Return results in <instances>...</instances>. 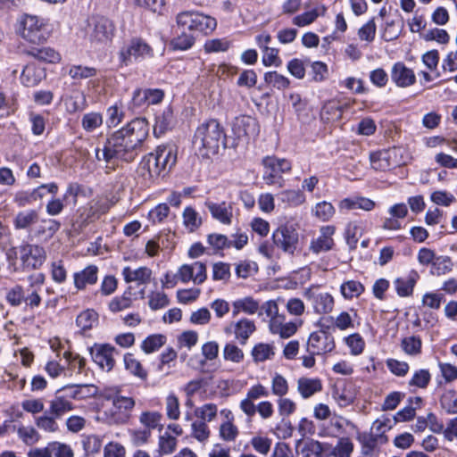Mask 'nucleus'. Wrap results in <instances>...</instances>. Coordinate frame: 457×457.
<instances>
[{
	"mask_svg": "<svg viewBox=\"0 0 457 457\" xmlns=\"http://www.w3.org/2000/svg\"><path fill=\"white\" fill-rule=\"evenodd\" d=\"M102 396L104 403L99 411V419L111 426L128 423L136 406L135 398L122 395L120 386L105 388Z\"/></svg>",
	"mask_w": 457,
	"mask_h": 457,
	"instance_id": "nucleus-1",
	"label": "nucleus"
},
{
	"mask_svg": "<svg viewBox=\"0 0 457 457\" xmlns=\"http://www.w3.org/2000/svg\"><path fill=\"white\" fill-rule=\"evenodd\" d=\"M176 161L177 155L171 146L160 145L142 159L137 172L145 180L152 181L166 174Z\"/></svg>",
	"mask_w": 457,
	"mask_h": 457,
	"instance_id": "nucleus-2",
	"label": "nucleus"
},
{
	"mask_svg": "<svg viewBox=\"0 0 457 457\" xmlns=\"http://www.w3.org/2000/svg\"><path fill=\"white\" fill-rule=\"evenodd\" d=\"M223 139V131L215 120L201 124L194 137V146L200 155L209 158L218 153Z\"/></svg>",
	"mask_w": 457,
	"mask_h": 457,
	"instance_id": "nucleus-3",
	"label": "nucleus"
},
{
	"mask_svg": "<svg viewBox=\"0 0 457 457\" xmlns=\"http://www.w3.org/2000/svg\"><path fill=\"white\" fill-rule=\"evenodd\" d=\"M137 154V150L124 138L120 130L116 131L104 144L102 149L96 150L98 160L115 163L118 161L131 162Z\"/></svg>",
	"mask_w": 457,
	"mask_h": 457,
	"instance_id": "nucleus-4",
	"label": "nucleus"
},
{
	"mask_svg": "<svg viewBox=\"0 0 457 457\" xmlns=\"http://www.w3.org/2000/svg\"><path fill=\"white\" fill-rule=\"evenodd\" d=\"M176 21L179 27L205 36L211 34L217 27L215 18L194 10L179 12Z\"/></svg>",
	"mask_w": 457,
	"mask_h": 457,
	"instance_id": "nucleus-5",
	"label": "nucleus"
},
{
	"mask_svg": "<svg viewBox=\"0 0 457 457\" xmlns=\"http://www.w3.org/2000/svg\"><path fill=\"white\" fill-rule=\"evenodd\" d=\"M263 165L262 179L268 186H277L282 187L284 179L282 174L290 172L292 169L291 162L285 158L277 156H266L262 159Z\"/></svg>",
	"mask_w": 457,
	"mask_h": 457,
	"instance_id": "nucleus-6",
	"label": "nucleus"
},
{
	"mask_svg": "<svg viewBox=\"0 0 457 457\" xmlns=\"http://www.w3.org/2000/svg\"><path fill=\"white\" fill-rule=\"evenodd\" d=\"M114 32L113 22L105 17H92L88 22L87 36L94 47L107 46L112 42Z\"/></svg>",
	"mask_w": 457,
	"mask_h": 457,
	"instance_id": "nucleus-7",
	"label": "nucleus"
},
{
	"mask_svg": "<svg viewBox=\"0 0 457 457\" xmlns=\"http://www.w3.org/2000/svg\"><path fill=\"white\" fill-rule=\"evenodd\" d=\"M303 295L311 303L313 312L317 314H328L334 308V297L328 292L320 291L318 286L305 288Z\"/></svg>",
	"mask_w": 457,
	"mask_h": 457,
	"instance_id": "nucleus-8",
	"label": "nucleus"
},
{
	"mask_svg": "<svg viewBox=\"0 0 457 457\" xmlns=\"http://www.w3.org/2000/svg\"><path fill=\"white\" fill-rule=\"evenodd\" d=\"M275 245L283 252L293 254L297 248L299 234L293 224L280 225L272 234Z\"/></svg>",
	"mask_w": 457,
	"mask_h": 457,
	"instance_id": "nucleus-9",
	"label": "nucleus"
},
{
	"mask_svg": "<svg viewBox=\"0 0 457 457\" xmlns=\"http://www.w3.org/2000/svg\"><path fill=\"white\" fill-rule=\"evenodd\" d=\"M152 56L153 49L141 38L131 39L120 52V60L124 65Z\"/></svg>",
	"mask_w": 457,
	"mask_h": 457,
	"instance_id": "nucleus-10",
	"label": "nucleus"
},
{
	"mask_svg": "<svg viewBox=\"0 0 457 457\" xmlns=\"http://www.w3.org/2000/svg\"><path fill=\"white\" fill-rule=\"evenodd\" d=\"M148 122L144 118H137L120 129L124 138L137 150L148 135Z\"/></svg>",
	"mask_w": 457,
	"mask_h": 457,
	"instance_id": "nucleus-11",
	"label": "nucleus"
},
{
	"mask_svg": "<svg viewBox=\"0 0 457 457\" xmlns=\"http://www.w3.org/2000/svg\"><path fill=\"white\" fill-rule=\"evenodd\" d=\"M93 361L104 371H110L115 365L114 346L109 344H95L89 349Z\"/></svg>",
	"mask_w": 457,
	"mask_h": 457,
	"instance_id": "nucleus-12",
	"label": "nucleus"
},
{
	"mask_svg": "<svg viewBox=\"0 0 457 457\" xmlns=\"http://www.w3.org/2000/svg\"><path fill=\"white\" fill-rule=\"evenodd\" d=\"M334 337L325 330L311 333L307 341V352L312 354H325L335 349Z\"/></svg>",
	"mask_w": 457,
	"mask_h": 457,
	"instance_id": "nucleus-13",
	"label": "nucleus"
},
{
	"mask_svg": "<svg viewBox=\"0 0 457 457\" xmlns=\"http://www.w3.org/2000/svg\"><path fill=\"white\" fill-rule=\"evenodd\" d=\"M178 276L182 283L192 281L195 285H201L207 278L206 265L202 262L182 264L178 269Z\"/></svg>",
	"mask_w": 457,
	"mask_h": 457,
	"instance_id": "nucleus-14",
	"label": "nucleus"
},
{
	"mask_svg": "<svg viewBox=\"0 0 457 457\" xmlns=\"http://www.w3.org/2000/svg\"><path fill=\"white\" fill-rule=\"evenodd\" d=\"M400 149L393 148L388 150L372 153L370 156L371 167L376 170L385 171L400 165L397 157Z\"/></svg>",
	"mask_w": 457,
	"mask_h": 457,
	"instance_id": "nucleus-15",
	"label": "nucleus"
},
{
	"mask_svg": "<svg viewBox=\"0 0 457 457\" xmlns=\"http://www.w3.org/2000/svg\"><path fill=\"white\" fill-rule=\"evenodd\" d=\"M54 30V25L48 19L39 16H30V43L46 41Z\"/></svg>",
	"mask_w": 457,
	"mask_h": 457,
	"instance_id": "nucleus-16",
	"label": "nucleus"
},
{
	"mask_svg": "<svg viewBox=\"0 0 457 457\" xmlns=\"http://www.w3.org/2000/svg\"><path fill=\"white\" fill-rule=\"evenodd\" d=\"M335 232L334 226H322L320 228L319 237L311 241L309 249L316 254L331 250L334 246L333 235Z\"/></svg>",
	"mask_w": 457,
	"mask_h": 457,
	"instance_id": "nucleus-17",
	"label": "nucleus"
},
{
	"mask_svg": "<svg viewBox=\"0 0 457 457\" xmlns=\"http://www.w3.org/2000/svg\"><path fill=\"white\" fill-rule=\"evenodd\" d=\"M300 326L301 322L287 321L285 315L269 320L270 332L283 339H287L294 336Z\"/></svg>",
	"mask_w": 457,
	"mask_h": 457,
	"instance_id": "nucleus-18",
	"label": "nucleus"
},
{
	"mask_svg": "<svg viewBox=\"0 0 457 457\" xmlns=\"http://www.w3.org/2000/svg\"><path fill=\"white\" fill-rule=\"evenodd\" d=\"M391 79L399 87H409L415 84L414 71L403 62H395L391 70Z\"/></svg>",
	"mask_w": 457,
	"mask_h": 457,
	"instance_id": "nucleus-19",
	"label": "nucleus"
},
{
	"mask_svg": "<svg viewBox=\"0 0 457 457\" xmlns=\"http://www.w3.org/2000/svg\"><path fill=\"white\" fill-rule=\"evenodd\" d=\"M205 206L212 217L223 225H230L233 220V206L231 203H215L206 201Z\"/></svg>",
	"mask_w": 457,
	"mask_h": 457,
	"instance_id": "nucleus-20",
	"label": "nucleus"
},
{
	"mask_svg": "<svg viewBox=\"0 0 457 457\" xmlns=\"http://www.w3.org/2000/svg\"><path fill=\"white\" fill-rule=\"evenodd\" d=\"M420 278L419 273L412 270L408 274L396 278L393 284L395 292L400 297H409L413 294L417 281Z\"/></svg>",
	"mask_w": 457,
	"mask_h": 457,
	"instance_id": "nucleus-21",
	"label": "nucleus"
},
{
	"mask_svg": "<svg viewBox=\"0 0 457 457\" xmlns=\"http://www.w3.org/2000/svg\"><path fill=\"white\" fill-rule=\"evenodd\" d=\"M231 328H233L236 339H237L242 345L246 343L248 338L256 329L254 321L246 318H242L232 323L230 327L225 328V332H230Z\"/></svg>",
	"mask_w": 457,
	"mask_h": 457,
	"instance_id": "nucleus-22",
	"label": "nucleus"
},
{
	"mask_svg": "<svg viewBox=\"0 0 457 457\" xmlns=\"http://www.w3.org/2000/svg\"><path fill=\"white\" fill-rule=\"evenodd\" d=\"M72 409L71 399L68 396L65 387L58 389L54 399L51 401L50 412L55 418H59Z\"/></svg>",
	"mask_w": 457,
	"mask_h": 457,
	"instance_id": "nucleus-23",
	"label": "nucleus"
},
{
	"mask_svg": "<svg viewBox=\"0 0 457 457\" xmlns=\"http://www.w3.org/2000/svg\"><path fill=\"white\" fill-rule=\"evenodd\" d=\"M296 389L303 399H308L323 389L319 378L300 377L296 381Z\"/></svg>",
	"mask_w": 457,
	"mask_h": 457,
	"instance_id": "nucleus-24",
	"label": "nucleus"
},
{
	"mask_svg": "<svg viewBox=\"0 0 457 457\" xmlns=\"http://www.w3.org/2000/svg\"><path fill=\"white\" fill-rule=\"evenodd\" d=\"M232 130L238 138L254 136L258 131L257 122L251 116H240L235 119L232 124Z\"/></svg>",
	"mask_w": 457,
	"mask_h": 457,
	"instance_id": "nucleus-25",
	"label": "nucleus"
},
{
	"mask_svg": "<svg viewBox=\"0 0 457 457\" xmlns=\"http://www.w3.org/2000/svg\"><path fill=\"white\" fill-rule=\"evenodd\" d=\"M232 316L237 317L240 313L246 315L256 314L261 307L260 301L253 296L247 295L237 298L232 302Z\"/></svg>",
	"mask_w": 457,
	"mask_h": 457,
	"instance_id": "nucleus-26",
	"label": "nucleus"
},
{
	"mask_svg": "<svg viewBox=\"0 0 457 457\" xmlns=\"http://www.w3.org/2000/svg\"><path fill=\"white\" fill-rule=\"evenodd\" d=\"M121 274L126 283L136 282L138 285H146L151 281L153 272L151 269L145 266L137 269L126 266L123 268Z\"/></svg>",
	"mask_w": 457,
	"mask_h": 457,
	"instance_id": "nucleus-27",
	"label": "nucleus"
},
{
	"mask_svg": "<svg viewBox=\"0 0 457 457\" xmlns=\"http://www.w3.org/2000/svg\"><path fill=\"white\" fill-rule=\"evenodd\" d=\"M164 93L161 89H137L133 94V102L136 105L156 104L162 102Z\"/></svg>",
	"mask_w": 457,
	"mask_h": 457,
	"instance_id": "nucleus-28",
	"label": "nucleus"
},
{
	"mask_svg": "<svg viewBox=\"0 0 457 457\" xmlns=\"http://www.w3.org/2000/svg\"><path fill=\"white\" fill-rule=\"evenodd\" d=\"M98 268L96 265H88L84 270L74 273V286L78 290L86 288L87 285H94L97 281Z\"/></svg>",
	"mask_w": 457,
	"mask_h": 457,
	"instance_id": "nucleus-29",
	"label": "nucleus"
},
{
	"mask_svg": "<svg viewBox=\"0 0 457 457\" xmlns=\"http://www.w3.org/2000/svg\"><path fill=\"white\" fill-rule=\"evenodd\" d=\"M64 387L71 400H86L97 394V387L91 384L68 385Z\"/></svg>",
	"mask_w": 457,
	"mask_h": 457,
	"instance_id": "nucleus-30",
	"label": "nucleus"
},
{
	"mask_svg": "<svg viewBox=\"0 0 457 457\" xmlns=\"http://www.w3.org/2000/svg\"><path fill=\"white\" fill-rule=\"evenodd\" d=\"M174 124V115L170 107L165 108L155 117L154 133L159 137L170 129Z\"/></svg>",
	"mask_w": 457,
	"mask_h": 457,
	"instance_id": "nucleus-31",
	"label": "nucleus"
},
{
	"mask_svg": "<svg viewBox=\"0 0 457 457\" xmlns=\"http://www.w3.org/2000/svg\"><path fill=\"white\" fill-rule=\"evenodd\" d=\"M395 425V424L393 418L384 414L373 421L370 431L378 436V441L387 442V436H386V433L389 431Z\"/></svg>",
	"mask_w": 457,
	"mask_h": 457,
	"instance_id": "nucleus-32",
	"label": "nucleus"
},
{
	"mask_svg": "<svg viewBox=\"0 0 457 457\" xmlns=\"http://www.w3.org/2000/svg\"><path fill=\"white\" fill-rule=\"evenodd\" d=\"M327 8L324 5H319L311 11H307L302 14L293 18L292 23L297 27H305L316 21L320 16L325 15Z\"/></svg>",
	"mask_w": 457,
	"mask_h": 457,
	"instance_id": "nucleus-33",
	"label": "nucleus"
},
{
	"mask_svg": "<svg viewBox=\"0 0 457 457\" xmlns=\"http://www.w3.org/2000/svg\"><path fill=\"white\" fill-rule=\"evenodd\" d=\"M133 292L131 287L127 288L121 295L113 297L109 303V310L112 312H122L133 304Z\"/></svg>",
	"mask_w": 457,
	"mask_h": 457,
	"instance_id": "nucleus-34",
	"label": "nucleus"
},
{
	"mask_svg": "<svg viewBox=\"0 0 457 457\" xmlns=\"http://www.w3.org/2000/svg\"><path fill=\"white\" fill-rule=\"evenodd\" d=\"M138 420L144 428L150 432L154 429L161 430L162 428V415L157 411H144L140 413Z\"/></svg>",
	"mask_w": 457,
	"mask_h": 457,
	"instance_id": "nucleus-35",
	"label": "nucleus"
},
{
	"mask_svg": "<svg viewBox=\"0 0 457 457\" xmlns=\"http://www.w3.org/2000/svg\"><path fill=\"white\" fill-rule=\"evenodd\" d=\"M432 375L428 369H419L413 371L408 381V386L412 390L426 389L431 382Z\"/></svg>",
	"mask_w": 457,
	"mask_h": 457,
	"instance_id": "nucleus-36",
	"label": "nucleus"
},
{
	"mask_svg": "<svg viewBox=\"0 0 457 457\" xmlns=\"http://www.w3.org/2000/svg\"><path fill=\"white\" fill-rule=\"evenodd\" d=\"M30 57L48 63H58L62 59L61 54L51 47H30Z\"/></svg>",
	"mask_w": 457,
	"mask_h": 457,
	"instance_id": "nucleus-37",
	"label": "nucleus"
},
{
	"mask_svg": "<svg viewBox=\"0 0 457 457\" xmlns=\"http://www.w3.org/2000/svg\"><path fill=\"white\" fill-rule=\"evenodd\" d=\"M123 362L126 370L129 371L130 374L140 379H146L147 372L143 368L140 361L134 356V354L130 353H125L123 357Z\"/></svg>",
	"mask_w": 457,
	"mask_h": 457,
	"instance_id": "nucleus-38",
	"label": "nucleus"
},
{
	"mask_svg": "<svg viewBox=\"0 0 457 457\" xmlns=\"http://www.w3.org/2000/svg\"><path fill=\"white\" fill-rule=\"evenodd\" d=\"M401 349L409 356H418L421 353L422 341L419 336L405 337L401 340Z\"/></svg>",
	"mask_w": 457,
	"mask_h": 457,
	"instance_id": "nucleus-39",
	"label": "nucleus"
},
{
	"mask_svg": "<svg viewBox=\"0 0 457 457\" xmlns=\"http://www.w3.org/2000/svg\"><path fill=\"white\" fill-rule=\"evenodd\" d=\"M364 289V286L360 281L353 279L346 280L340 286V293L346 300L360 296Z\"/></svg>",
	"mask_w": 457,
	"mask_h": 457,
	"instance_id": "nucleus-40",
	"label": "nucleus"
},
{
	"mask_svg": "<svg viewBox=\"0 0 457 457\" xmlns=\"http://www.w3.org/2000/svg\"><path fill=\"white\" fill-rule=\"evenodd\" d=\"M183 225L189 232L195 231L202 225V217L191 206H187L182 213Z\"/></svg>",
	"mask_w": 457,
	"mask_h": 457,
	"instance_id": "nucleus-41",
	"label": "nucleus"
},
{
	"mask_svg": "<svg viewBox=\"0 0 457 457\" xmlns=\"http://www.w3.org/2000/svg\"><path fill=\"white\" fill-rule=\"evenodd\" d=\"M270 390L278 398L286 396L289 392L287 379L281 374L275 372L270 378Z\"/></svg>",
	"mask_w": 457,
	"mask_h": 457,
	"instance_id": "nucleus-42",
	"label": "nucleus"
},
{
	"mask_svg": "<svg viewBox=\"0 0 457 457\" xmlns=\"http://www.w3.org/2000/svg\"><path fill=\"white\" fill-rule=\"evenodd\" d=\"M312 213L320 221H328L335 215L336 209L331 203L321 201L312 208Z\"/></svg>",
	"mask_w": 457,
	"mask_h": 457,
	"instance_id": "nucleus-43",
	"label": "nucleus"
},
{
	"mask_svg": "<svg viewBox=\"0 0 457 457\" xmlns=\"http://www.w3.org/2000/svg\"><path fill=\"white\" fill-rule=\"evenodd\" d=\"M264 81L277 88L278 90H285L290 87V79L278 71H267L264 73Z\"/></svg>",
	"mask_w": 457,
	"mask_h": 457,
	"instance_id": "nucleus-44",
	"label": "nucleus"
},
{
	"mask_svg": "<svg viewBox=\"0 0 457 457\" xmlns=\"http://www.w3.org/2000/svg\"><path fill=\"white\" fill-rule=\"evenodd\" d=\"M98 322V314L91 309L82 312L76 320L77 326L87 331L93 328Z\"/></svg>",
	"mask_w": 457,
	"mask_h": 457,
	"instance_id": "nucleus-45",
	"label": "nucleus"
},
{
	"mask_svg": "<svg viewBox=\"0 0 457 457\" xmlns=\"http://www.w3.org/2000/svg\"><path fill=\"white\" fill-rule=\"evenodd\" d=\"M278 195L281 202L291 207L299 206L305 202V195L301 190L287 189L282 191Z\"/></svg>",
	"mask_w": 457,
	"mask_h": 457,
	"instance_id": "nucleus-46",
	"label": "nucleus"
},
{
	"mask_svg": "<svg viewBox=\"0 0 457 457\" xmlns=\"http://www.w3.org/2000/svg\"><path fill=\"white\" fill-rule=\"evenodd\" d=\"M274 354V346L270 344L260 343L256 345L252 351L253 359L256 362L270 360Z\"/></svg>",
	"mask_w": 457,
	"mask_h": 457,
	"instance_id": "nucleus-47",
	"label": "nucleus"
},
{
	"mask_svg": "<svg viewBox=\"0 0 457 457\" xmlns=\"http://www.w3.org/2000/svg\"><path fill=\"white\" fill-rule=\"evenodd\" d=\"M165 411L169 420H178L180 417V403L174 393H170L165 398Z\"/></svg>",
	"mask_w": 457,
	"mask_h": 457,
	"instance_id": "nucleus-48",
	"label": "nucleus"
},
{
	"mask_svg": "<svg viewBox=\"0 0 457 457\" xmlns=\"http://www.w3.org/2000/svg\"><path fill=\"white\" fill-rule=\"evenodd\" d=\"M165 342V337L161 334L150 335L142 342L141 349L144 353L149 354L158 351Z\"/></svg>",
	"mask_w": 457,
	"mask_h": 457,
	"instance_id": "nucleus-49",
	"label": "nucleus"
},
{
	"mask_svg": "<svg viewBox=\"0 0 457 457\" xmlns=\"http://www.w3.org/2000/svg\"><path fill=\"white\" fill-rule=\"evenodd\" d=\"M218 413V407L214 403H204L195 410V415L204 423L212 421Z\"/></svg>",
	"mask_w": 457,
	"mask_h": 457,
	"instance_id": "nucleus-50",
	"label": "nucleus"
},
{
	"mask_svg": "<svg viewBox=\"0 0 457 457\" xmlns=\"http://www.w3.org/2000/svg\"><path fill=\"white\" fill-rule=\"evenodd\" d=\"M344 341L350 349L352 355L357 356L363 353L365 348V341L360 334H351L348 337H345Z\"/></svg>",
	"mask_w": 457,
	"mask_h": 457,
	"instance_id": "nucleus-51",
	"label": "nucleus"
},
{
	"mask_svg": "<svg viewBox=\"0 0 457 457\" xmlns=\"http://www.w3.org/2000/svg\"><path fill=\"white\" fill-rule=\"evenodd\" d=\"M96 73V68L83 65H71L68 71L69 76L76 80L93 78Z\"/></svg>",
	"mask_w": 457,
	"mask_h": 457,
	"instance_id": "nucleus-52",
	"label": "nucleus"
},
{
	"mask_svg": "<svg viewBox=\"0 0 457 457\" xmlns=\"http://www.w3.org/2000/svg\"><path fill=\"white\" fill-rule=\"evenodd\" d=\"M58 187L55 183L42 184L30 192V201H41L48 195H55Z\"/></svg>",
	"mask_w": 457,
	"mask_h": 457,
	"instance_id": "nucleus-53",
	"label": "nucleus"
},
{
	"mask_svg": "<svg viewBox=\"0 0 457 457\" xmlns=\"http://www.w3.org/2000/svg\"><path fill=\"white\" fill-rule=\"evenodd\" d=\"M353 450L352 441L347 437H342L338 440L337 445H330V456L334 457H350Z\"/></svg>",
	"mask_w": 457,
	"mask_h": 457,
	"instance_id": "nucleus-54",
	"label": "nucleus"
},
{
	"mask_svg": "<svg viewBox=\"0 0 457 457\" xmlns=\"http://www.w3.org/2000/svg\"><path fill=\"white\" fill-rule=\"evenodd\" d=\"M333 398L340 407H346L353 403L355 395L345 386L337 387L333 392Z\"/></svg>",
	"mask_w": 457,
	"mask_h": 457,
	"instance_id": "nucleus-55",
	"label": "nucleus"
},
{
	"mask_svg": "<svg viewBox=\"0 0 457 457\" xmlns=\"http://www.w3.org/2000/svg\"><path fill=\"white\" fill-rule=\"evenodd\" d=\"M103 124V116L100 112H91L83 115L81 125L87 131L92 132Z\"/></svg>",
	"mask_w": 457,
	"mask_h": 457,
	"instance_id": "nucleus-56",
	"label": "nucleus"
},
{
	"mask_svg": "<svg viewBox=\"0 0 457 457\" xmlns=\"http://www.w3.org/2000/svg\"><path fill=\"white\" fill-rule=\"evenodd\" d=\"M87 106V98L85 94L82 92H76L66 101V108L69 112L82 111Z\"/></svg>",
	"mask_w": 457,
	"mask_h": 457,
	"instance_id": "nucleus-57",
	"label": "nucleus"
},
{
	"mask_svg": "<svg viewBox=\"0 0 457 457\" xmlns=\"http://www.w3.org/2000/svg\"><path fill=\"white\" fill-rule=\"evenodd\" d=\"M223 358L234 363H239L244 360V352L235 344L228 343L223 348Z\"/></svg>",
	"mask_w": 457,
	"mask_h": 457,
	"instance_id": "nucleus-58",
	"label": "nucleus"
},
{
	"mask_svg": "<svg viewBox=\"0 0 457 457\" xmlns=\"http://www.w3.org/2000/svg\"><path fill=\"white\" fill-rule=\"evenodd\" d=\"M386 442L378 441V436L370 431L368 435L363 436L362 438V450L363 453L367 455H373L375 451Z\"/></svg>",
	"mask_w": 457,
	"mask_h": 457,
	"instance_id": "nucleus-59",
	"label": "nucleus"
},
{
	"mask_svg": "<svg viewBox=\"0 0 457 457\" xmlns=\"http://www.w3.org/2000/svg\"><path fill=\"white\" fill-rule=\"evenodd\" d=\"M106 124L108 127H117L123 119L122 105L116 103L106 111Z\"/></svg>",
	"mask_w": 457,
	"mask_h": 457,
	"instance_id": "nucleus-60",
	"label": "nucleus"
},
{
	"mask_svg": "<svg viewBox=\"0 0 457 457\" xmlns=\"http://www.w3.org/2000/svg\"><path fill=\"white\" fill-rule=\"evenodd\" d=\"M278 53V49L274 47H269L262 50V64L265 67H280L282 65V60L279 57Z\"/></svg>",
	"mask_w": 457,
	"mask_h": 457,
	"instance_id": "nucleus-61",
	"label": "nucleus"
},
{
	"mask_svg": "<svg viewBox=\"0 0 457 457\" xmlns=\"http://www.w3.org/2000/svg\"><path fill=\"white\" fill-rule=\"evenodd\" d=\"M430 200L436 205L448 207L456 202L455 196L445 190H436L430 195Z\"/></svg>",
	"mask_w": 457,
	"mask_h": 457,
	"instance_id": "nucleus-62",
	"label": "nucleus"
},
{
	"mask_svg": "<svg viewBox=\"0 0 457 457\" xmlns=\"http://www.w3.org/2000/svg\"><path fill=\"white\" fill-rule=\"evenodd\" d=\"M169 304V299L165 293L161 291H153L148 295V305L151 310L156 311L162 309Z\"/></svg>",
	"mask_w": 457,
	"mask_h": 457,
	"instance_id": "nucleus-63",
	"label": "nucleus"
},
{
	"mask_svg": "<svg viewBox=\"0 0 457 457\" xmlns=\"http://www.w3.org/2000/svg\"><path fill=\"white\" fill-rule=\"evenodd\" d=\"M335 328L339 330H346L354 328L353 316L347 312H341L336 317H330Z\"/></svg>",
	"mask_w": 457,
	"mask_h": 457,
	"instance_id": "nucleus-64",
	"label": "nucleus"
}]
</instances>
